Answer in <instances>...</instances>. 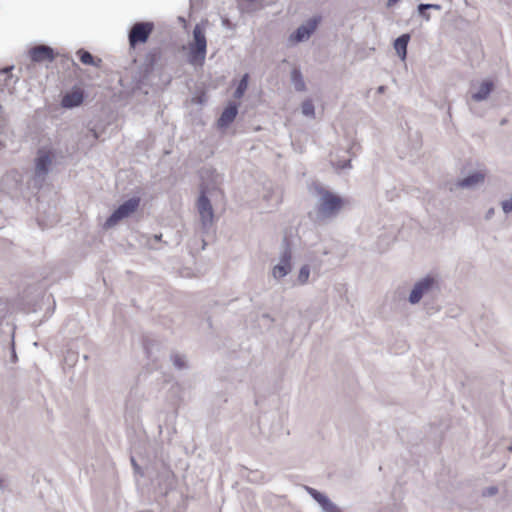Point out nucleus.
<instances>
[{
    "mask_svg": "<svg viewBox=\"0 0 512 512\" xmlns=\"http://www.w3.org/2000/svg\"><path fill=\"white\" fill-rule=\"evenodd\" d=\"M409 41L410 35L407 33L400 35L394 41V49L402 60H404L407 56V46Z\"/></svg>",
    "mask_w": 512,
    "mask_h": 512,
    "instance_id": "f3484780",
    "label": "nucleus"
},
{
    "mask_svg": "<svg viewBox=\"0 0 512 512\" xmlns=\"http://www.w3.org/2000/svg\"><path fill=\"white\" fill-rule=\"evenodd\" d=\"M441 292V280L440 278L432 273L419 278L413 285L407 301L411 305L418 304L425 297H436Z\"/></svg>",
    "mask_w": 512,
    "mask_h": 512,
    "instance_id": "f03ea898",
    "label": "nucleus"
},
{
    "mask_svg": "<svg viewBox=\"0 0 512 512\" xmlns=\"http://www.w3.org/2000/svg\"><path fill=\"white\" fill-rule=\"evenodd\" d=\"M484 179L485 175L481 171H474L463 179H460L457 182V186L460 188H472L477 184L483 183Z\"/></svg>",
    "mask_w": 512,
    "mask_h": 512,
    "instance_id": "2eb2a0df",
    "label": "nucleus"
},
{
    "mask_svg": "<svg viewBox=\"0 0 512 512\" xmlns=\"http://www.w3.org/2000/svg\"><path fill=\"white\" fill-rule=\"evenodd\" d=\"M161 238H162V234H158V235L156 234V235H154V239H155L156 241H160V240H161Z\"/></svg>",
    "mask_w": 512,
    "mask_h": 512,
    "instance_id": "f704fd0d",
    "label": "nucleus"
},
{
    "mask_svg": "<svg viewBox=\"0 0 512 512\" xmlns=\"http://www.w3.org/2000/svg\"><path fill=\"white\" fill-rule=\"evenodd\" d=\"M505 123H506V119H503V120L501 121V125H504Z\"/></svg>",
    "mask_w": 512,
    "mask_h": 512,
    "instance_id": "4c0bfd02",
    "label": "nucleus"
},
{
    "mask_svg": "<svg viewBox=\"0 0 512 512\" xmlns=\"http://www.w3.org/2000/svg\"><path fill=\"white\" fill-rule=\"evenodd\" d=\"M386 87L385 86H379L378 89H377V92L378 93H384Z\"/></svg>",
    "mask_w": 512,
    "mask_h": 512,
    "instance_id": "72a5a7b5",
    "label": "nucleus"
},
{
    "mask_svg": "<svg viewBox=\"0 0 512 512\" xmlns=\"http://www.w3.org/2000/svg\"><path fill=\"white\" fill-rule=\"evenodd\" d=\"M497 492H498V488L496 486H490V487L485 488L482 491V495L485 497H489V496H493V495L497 494Z\"/></svg>",
    "mask_w": 512,
    "mask_h": 512,
    "instance_id": "c85d7f7f",
    "label": "nucleus"
},
{
    "mask_svg": "<svg viewBox=\"0 0 512 512\" xmlns=\"http://www.w3.org/2000/svg\"><path fill=\"white\" fill-rule=\"evenodd\" d=\"M51 164V152L44 149H39L35 159V177L44 179L50 171Z\"/></svg>",
    "mask_w": 512,
    "mask_h": 512,
    "instance_id": "9d476101",
    "label": "nucleus"
},
{
    "mask_svg": "<svg viewBox=\"0 0 512 512\" xmlns=\"http://www.w3.org/2000/svg\"><path fill=\"white\" fill-rule=\"evenodd\" d=\"M275 196V205H279L281 202H282V196L280 193H275V191L270 188L267 193L264 194L263 198L267 201V202H271L273 200Z\"/></svg>",
    "mask_w": 512,
    "mask_h": 512,
    "instance_id": "a878e982",
    "label": "nucleus"
},
{
    "mask_svg": "<svg viewBox=\"0 0 512 512\" xmlns=\"http://www.w3.org/2000/svg\"><path fill=\"white\" fill-rule=\"evenodd\" d=\"M140 205L139 197H132L120 204L112 214L106 219L104 228L108 229L115 226L119 221L129 217Z\"/></svg>",
    "mask_w": 512,
    "mask_h": 512,
    "instance_id": "39448f33",
    "label": "nucleus"
},
{
    "mask_svg": "<svg viewBox=\"0 0 512 512\" xmlns=\"http://www.w3.org/2000/svg\"><path fill=\"white\" fill-rule=\"evenodd\" d=\"M77 55L84 65L98 66V63L95 62L94 56L89 51L80 49L77 51Z\"/></svg>",
    "mask_w": 512,
    "mask_h": 512,
    "instance_id": "412c9836",
    "label": "nucleus"
},
{
    "mask_svg": "<svg viewBox=\"0 0 512 512\" xmlns=\"http://www.w3.org/2000/svg\"><path fill=\"white\" fill-rule=\"evenodd\" d=\"M310 276V267L309 265H303L298 273L297 281L300 285H305L308 282Z\"/></svg>",
    "mask_w": 512,
    "mask_h": 512,
    "instance_id": "b1692460",
    "label": "nucleus"
},
{
    "mask_svg": "<svg viewBox=\"0 0 512 512\" xmlns=\"http://www.w3.org/2000/svg\"><path fill=\"white\" fill-rule=\"evenodd\" d=\"M6 488V481L4 478L0 477V492L4 491Z\"/></svg>",
    "mask_w": 512,
    "mask_h": 512,
    "instance_id": "473e14b6",
    "label": "nucleus"
},
{
    "mask_svg": "<svg viewBox=\"0 0 512 512\" xmlns=\"http://www.w3.org/2000/svg\"><path fill=\"white\" fill-rule=\"evenodd\" d=\"M131 464L135 473H140V466L138 465L134 457H131Z\"/></svg>",
    "mask_w": 512,
    "mask_h": 512,
    "instance_id": "c756f323",
    "label": "nucleus"
},
{
    "mask_svg": "<svg viewBox=\"0 0 512 512\" xmlns=\"http://www.w3.org/2000/svg\"><path fill=\"white\" fill-rule=\"evenodd\" d=\"M197 209L201 222V230L203 233H208L214 221V210L210 199L204 190L201 191L197 200Z\"/></svg>",
    "mask_w": 512,
    "mask_h": 512,
    "instance_id": "423d86ee",
    "label": "nucleus"
},
{
    "mask_svg": "<svg viewBox=\"0 0 512 512\" xmlns=\"http://www.w3.org/2000/svg\"><path fill=\"white\" fill-rule=\"evenodd\" d=\"M161 58V51L158 48L150 50L145 56V64L148 68L153 69Z\"/></svg>",
    "mask_w": 512,
    "mask_h": 512,
    "instance_id": "6ab92c4d",
    "label": "nucleus"
},
{
    "mask_svg": "<svg viewBox=\"0 0 512 512\" xmlns=\"http://www.w3.org/2000/svg\"><path fill=\"white\" fill-rule=\"evenodd\" d=\"M154 29L153 22H136L128 34L129 45L135 48L138 44H144L149 39Z\"/></svg>",
    "mask_w": 512,
    "mask_h": 512,
    "instance_id": "0eeeda50",
    "label": "nucleus"
},
{
    "mask_svg": "<svg viewBox=\"0 0 512 512\" xmlns=\"http://www.w3.org/2000/svg\"><path fill=\"white\" fill-rule=\"evenodd\" d=\"M317 192L320 197L316 204V219L324 221L335 218L344 205L343 198L323 187H318Z\"/></svg>",
    "mask_w": 512,
    "mask_h": 512,
    "instance_id": "f257e3e1",
    "label": "nucleus"
},
{
    "mask_svg": "<svg viewBox=\"0 0 512 512\" xmlns=\"http://www.w3.org/2000/svg\"><path fill=\"white\" fill-rule=\"evenodd\" d=\"M492 213H493V209H491V210L488 212V216H489V215H492Z\"/></svg>",
    "mask_w": 512,
    "mask_h": 512,
    "instance_id": "58836bf2",
    "label": "nucleus"
},
{
    "mask_svg": "<svg viewBox=\"0 0 512 512\" xmlns=\"http://www.w3.org/2000/svg\"><path fill=\"white\" fill-rule=\"evenodd\" d=\"M331 164L337 170H345L351 168V159H332Z\"/></svg>",
    "mask_w": 512,
    "mask_h": 512,
    "instance_id": "393cba45",
    "label": "nucleus"
},
{
    "mask_svg": "<svg viewBox=\"0 0 512 512\" xmlns=\"http://www.w3.org/2000/svg\"><path fill=\"white\" fill-rule=\"evenodd\" d=\"M83 101V92L81 90H73L63 97L61 104L64 108H74L80 106Z\"/></svg>",
    "mask_w": 512,
    "mask_h": 512,
    "instance_id": "dca6fc26",
    "label": "nucleus"
},
{
    "mask_svg": "<svg viewBox=\"0 0 512 512\" xmlns=\"http://www.w3.org/2000/svg\"><path fill=\"white\" fill-rule=\"evenodd\" d=\"M306 490L309 495L320 505L323 512H341L340 508L322 492L312 487H306Z\"/></svg>",
    "mask_w": 512,
    "mask_h": 512,
    "instance_id": "f8f14e48",
    "label": "nucleus"
},
{
    "mask_svg": "<svg viewBox=\"0 0 512 512\" xmlns=\"http://www.w3.org/2000/svg\"><path fill=\"white\" fill-rule=\"evenodd\" d=\"M502 210L505 214H509L512 212V196L509 199L503 200L501 202Z\"/></svg>",
    "mask_w": 512,
    "mask_h": 512,
    "instance_id": "cd10ccee",
    "label": "nucleus"
},
{
    "mask_svg": "<svg viewBox=\"0 0 512 512\" xmlns=\"http://www.w3.org/2000/svg\"><path fill=\"white\" fill-rule=\"evenodd\" d=\"M290 80L296 91L303 92L306 90V84L300 68L295 67L292 69Z\"/></svg>",
    "mask_w": 512,
    "mask_h": 512,
    "instance_id": "a211bd4d",
    "label": "nucleus"
},
{
    "mask_svg": "<svg viewBox=\"0 0 512 512\" xmlns=\"http://www.w3.org/2000/svg\"><path fill=\"white\" fill-rule=\"evenodd\" d=\"M395 294H399V297H404V293L399 292V289L395 290Z\"/></svg>",
    "mask_w": 512,
    "mask_h": 512,
    "instance_id": "c9c22d12",
    "label": "nucleus"
},
{
    "mask_svg": "<svg viewBox=\"0 0 512 512\" xmlns=\"http://www.w3.org/2000/svg\"><path fill=\"white\" fill-rule=\"evenodd\" d=\"M248 80H249V75L248 74H244L242 76V78L240 79L235 91H234V97L237 98V99H240L241 97H243L245 91L247 90V87H248Z\"/></svg>",
    "mask_w": 512,
    "mask_h": 512,
    "instance_id": "4be33fe9",
    "label": "nucleus"
},
{
    "mask_svg": "<svg viewBox=\"0 0 512 512\" xmlns=\"http://www.w3.org/2000/svg\"><path fill=\"white\" fill-rule=\"evenodd\" d=\"M91 131L93 132V136H94V138H95V139H97V138H98V134H97V132H96L95 130H91Z\"/></svg>",
    "mask_w": 512,
    "mask_h": 512,
    "instance_id": "e433bc0d",
    "label": "nucleus"
},
{
    "mask_svg": "<svg viewBox=\"0 0 512 512\" xmlns=\"http://www.w3.org/2000/svg\"><path fill=\"white\" fill-rule=\"evenodd\" d=\"M207 53V40L203 28L196 24L193 28V42L189 44L188 63L202 66Z\"/></svg>",
    "mask_w": 512,
    "mask_h": 512,
    "instance_id": "7ed1b4c3",
    "label": "nucleus"
},
{
    "mask_svg": "<svg viewBox=\"0 0 512 512\" xmlns=\"http://www.w3.org/2000/svg\"><path fill=\"white\" fill-rule=\"evenodd\" d=\"M29 57L34 63L53 62L56 54L54 49L48 45H35L29 50Z\"/></svg>",
    "mask_w": 512,
    "mask_h": 512,
    "instance_id": "1a4fd4ad",
    "label": "nucleus"
},
{
    "mask_svg": "<svg viewBox=\"0 0 512 512\" xmlns=\"http://www.w3.org/2000/svg\"><path fill=\"white\" fill-rule=\"evenodd\" d=\"M238 106L236 102L228 103L217 120L219 128H226L235 120L238 114Z\"/></svg>",
    "mask_w": 512,
    "mask_h": 512,
    "instance_id": "ddd939ff",
    "label": "nucleus"
},
{
    "mask_svg": "<svg viewBox=\"0 0 512 512\" xmlns=\"http://www.w3.org/2000/svg\"><path fill=\"white\" fill-rule=\"evenodd\" d=\"M320 21V16H314L308 19L304 24L300 25L292 34H290L288 39L289 42L295 44L309 39L310 36L316 30Z\"/></svg>",
    "mask_w": 512,
    "mask_h": 512,
    "instance_id": "6e6552de",
    "label": "nucleus"
},
{
    "mask_svg": "<svg viewBox=\"0 0 512 512\" xmlns=\"http://www.w3.org/2000/svg\"><path fill=\"white\" fill-rule=\"evenodd\" d=\"M222 26L229 28V29L233 28V25L228 18H222Z\"/></svg>",
    "mask_w": 512,
    "mask_h": 512,
    "instance_id": "7c9ffc66",
    "label": "nucleus"
},
{
    "mask_svg": "<svg viewBox=\"0 0 512 512\" xmlns=\"http://www.w3.org/2000/svg\"><path fill=\"white\" fill-rule=\"evenodd\" d=\"M302 114L314 118L315 117V107L311 99H306L303 101L301 105Z\"/></svg>",
    "mask_w": 512,
    "mask_h": 512,
    "instance_id": "5701e85b",
    "label": "nucleus"
},
{
    "mask_svg": "<svg viewBox=\"0 0 512 512\" xmlns=\"http://www.w3.org/2000/svg\"><path fill=\"white\" fill-rule=\"evenodd\" d=\"M292 247L287 237H284L279 254V262L272 268V276L279 281L287 276L292 270Z\"/></svg>",
    "mask_w": 512,
    "mask_h": 512,
    "instance_id": "20e7f679",
    "label": "nucleus"
},
{
    "mask_svg": "<svg viewBox=\"0 0 512 512\" xmlns=\"http://www.w3.org/2000/svg\"><path fill=\"white\" fill-rule=\"evenodd\" d=\"M22 177L17 171L7 172L0 180V188L8 194L19 190Z\"/></svg>",
    "mask_w": 512,
    "mask_h": 512,
    "instance_id": "9b49d317",
    "label": "nucleus"
},
{
    "mask_svg": "<svg viewBox=\"0 0 512 512\" xmlns=\"http://www.w3.org/2000/svg\"><path fill=\"white\" fill-rule=\"evenodd\" d=\"M170 360L173 366L178 370H184L188 368L185 355L179 353H172L170 355Z\"/></svg>",
    "mask_w": 512,
    "mask_h": 512,
    "instance_id": "aec40b11",
    "label": "nucleus"
},
{
    "mask_svg": "<svg viewBox=\"0 0 512 512\" xmlns=\"http://www.w3.org/2000/svg\"><path fill=\"white\" fill-rule=\"evenodd\" d=\"M419 15L426 21L430 20V15L426 12L427 10H417Z\"/></svg>",
    "mask_w": 512,
    "mask_h": 512,
    "instance_id": "2f4dec72",
    "label": "nucleus"
},
{
    "mask_svg": "<svg viewBox=\"0 0 512 512\" xmlns=\"http://www.w3.org/2000/svg\"><path fill=\"white\" fill-rule=\"evenodd\" d=\"M494 89V83L491 80H484L479 85L477 91L471 94V99L475 102L486 100Z\"/></svg>",
    "mask_w": 512,
    "mask_h": 512,
    "instance_id": "4468645a",
    "label": "nucleus"
},
{
    "mask_svg": "<svg viewBox=\"0 0 512 512\" xmlns=\"http://www.w3.org/2000/svg\"><path fill=\"white\" fill-rule=\"evenodd\" d=\"M441 10L442 6L440 4H430V3H421L417 6V10Z\"/></svg>",
    "mask_w": 512,
    "mask_h": 512,
    "instance_id": "bb28decb",
    "label": "nucleus"
}]
</instances>
